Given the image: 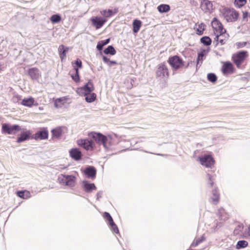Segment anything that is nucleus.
Returning a JSON list of instances; mask_svg holds the SVG:
<instances>
[{"instance_id": "21", "label": "nucleus", "mask_w": 250, "mask_h": 250, "mask_svg": "<svg viewBox=\"0 0 250 250\" xmlns=\"http://www.w3.org/2000/svg\"><path fill=\"white\" fill-rule=\"evenodd\" d=\"M83 187L86 192H90L92 190L96 189V187L94 183H89L87 181L83 182Z\"/></svg>"}, {"instance_id": "42", "label": "nucleus", "mask_w": 250, "mask_h": 250, "mask_svg": "<svg viewBox=\"0 0 250 250\" xmlns=\"http://www.w3.org/2000/svg\"><path fill=\"white\" fill-rule=\"evenodd\" d=\"M18 194V195L21 198H23V199H26L28 198V196H25V191H19L17 193Z\"/></svg>"}, {"instance_id": "49", "label": "nucleus", "mask_w": 250, "mask_h": 250, "mask_svg": "<svg viewBox=\"0 0 250 250\" xmlns=\"http://www.w3.org/2000/svg\"><path fill=\"white\" fill-rule=\"evenodd\" d=\"M226 42V39L220 38L219 40L218 41V42H219L221 44V45H224V44H225Z\"/></svg>"}, {"instance_id": "14", "label": "nucleus", "mask_w": 250, "mask_h": 250, "mask_svg": "<svg viewBox=\"0 0 250 250\" xmlns=\"http://www.w3.org/2000/svg\"><path fill=\"white\" fill-rule=\"evenodd\" d=\"M97 170L93 166H89L86 167L83 170V173L88 178L92 179L96 177Z\"/></svg>"}, {"instance_id": "52", "label": "nucleus", "mask_w": 250, "mask_h": 250, "mask_svg": "<svg viewBox=\"0 0 250 250\" xmlns=\"http://www.w3.org/2000/svg\"><path fill=\"white\" fill-rule=\"evenodd\" d=\"M25 196H27L28 198L29 197V195L30 194V192L28 191H25Z\"/></svg>"}, {"instance_id": "47", "label": "nucleus", "mask_w": 250, "mask_h": 250, "mask_svg": "<svg viewBox=\"0 0 250 250\" xmlns=\"http://www.w3.org/2000/svg\"><path fill=\"white\" fill-rule=\"evenodd\" d=\"M103 60L104 63H106L107 64L108 63L110 60L109 58H108L107 57L103 56Z\"/></svg>"}, {"instance_id": "35", "label": "nucleus", "mask_w": 250, "mask_h": 250, "mask_svg": "<svg viewBox=\"0 0 250 250\" xmlns=\"http://www.w3.org/2000/svg\"><path fill=\"white\" fill-rule=\"evenodd\" d=\"M208 80L212 83H215L217 80V77L216 75L213 73H208L207 75Z\"/></svg>"}, {"instance_id": "2", "label": "nucleus", "mask_w": 250, "mask_h": 250, "mask_svg": "<svg viewBox=\"0 0 250 250\" xmlns=\"http://www.w3.org/2000/svg\"><path fill=\"white\" fill-rule=\"evenodd\" d=\"M155 74L156 77L160 79L168 78L169 70L165 62L161 63L157 65Z\"/></svg>"}, {"instance_id": "29", "label": "nucleus", "mask_w": 250, "mask_h": 250, "mask_svg": "<svg viewBox=\"0 0 250 250\" xmlns=\"http://www.w3.org/2000/svg\"><path fill=\"white\" fill-rule=\"evenodd\" d=\"M75 71L79 70L80 68L83 67L82 62L79 59H77L74 62H72Z\"/></svg>"}, {"instance_id": "20", "label": "nucleus", "mask_w": 250, "mask_h": 250, "mask_svg": "<svg viewBox=\"0 0 250 250\" xmlns=\"http://www.w3.org/2000/svg\"><path fill=\"white\" fill-rule=\"evenodd\" d=\"M39 70L36 68H31L28 70V73L32 80H36L39 78Z\"/></svg>"}, {"instance_id": "18", "label": "nucleus", "mask_w": 250, "mask_h": 250, "mask_svg": "<svg viewBox=\"0 0 250 250\" xmlns=\"http://www.w3.org/2000/svg\"><path fill=\"white\" fill-rule=\"evenodd\" d=\"M212 24L213 25H216L215 28H218V30L219 31L220 35L225 36L224 33L226 32V30L223 28V25L222 23L218 21L216 18H214L212 21Z\"/></svg>"}, {"instance_id": "53", "label": "nucleus", "mask_w": 250, "mask_h": 250, "mask_svg": "<svg viewBox=\"0 0 250 250\" xmlns=\"http://www.w3.org/2000/svg\"><path fill=\"white\" fill-rule=\"evenodd\" d=\"M248 233L249 234V235H250V226L249 227V231H248Z\"/></svg>"}, {"instance_id": "5", "label": "nucleus", "mask_w": 250, "mask_h": 250, "mask_svg": "<svg viewBox=\"0 0 250 250\" xmlns=\"http://www.w3.org/2000/svg\"><path fill=\"white\" fill-rule=\"evenodd\" d=\"M248 55L247 51H240L232 55V60L238 68L240 67Z\"/></svg>"}, {"instance_id": "40", "label": "nucleus", "mask_w": 250, "mask_h": 250, "mask_svg": "<svg viewBox=\"0 0 250 250\" xmlns=\"http://www.w3.org/2000/svg\"><path fill=\"white\" fill-rule=\"evenodd\" d=\"M104 219L108 221V224L113 222V220L110 214L107 212H104L103 215Z\"/></svg>"}, {"instance_id": "51", "label": "nucleus", "mask_w": 250, "mask_h": 250, "mask_svg": "<svg viewBox=\"0 0 250 250\" xmlns=\"http://www.w3.org/2000/svg\"><path fill=\"white\" fill-rule=\"evenodd\" d=\"M248 16V12H243V18L244 19L247 18Z\"/></svg>"}, {"instance_id": "54", "label": "nucleus", "mask_w": 250, "mask_h": 250, "mask_svg": "<svg viewBox=\"0 0 250 250\" xmlns=\"http://www.w3.org/2000/svg\"><path fill=\"white\" fill-rule=\"evenodd\" d=\"M189 65V63H188V64H187V65L186 66V68H187Z\"/></svg>"}, {"instance_id": "11", "label": "nucleus", "mask_w": 250, "mask_h": 250, "mask_svg": "<svg viewBox=\"0 0 250 250\" xmlns=\"http://www.w3.org/2000/svg\"><path fill=\"white\" fill-rule=\"evenodd\" d=\"M31 137H33L31 131L25 129V131L21 132L17 138V142L21 143L31 139Z\"/></svg>"}, {"instance_id": "22", "label": "nucleus", "mask_w": 250, "mask_h": 250, "mask_svg": "<svg viewBox=\"0 0 250 250\" xmlns=\"http://www.w3.org/2000/svg\"><path fill=\"white\" fill-rule=\"evenodd\" d=\"M142 25V21L140 20L135 19L133 21V32L137 33L139 31Z\"/></svg>"}, {"instance_id": "15", "label": "nucleus", "mask_w": 250, "mask_h": 250, "mask_svg": "<svg viewBox=\"0 0 250 250\" xmlns=\"http://www.w3.org/2000/svg\"><path fill=\"white\" fill-rule=\"evenodd\" d=\"M200 7L205 12H209L212 9V4L208 0H201Z\"/></svg>"}, {"instance_id": "57", "label": "nucleus", "mask_w": 250, "mask_h": 250, "mask_svg": "<svg viewBox=\"0 0 250 250\" xmlns=\"http://www.w3.org/2000/svg\"><path fill=\"white\" fill-rule=\"evenodd\" d=\"M249 1H250V0H249Z\"/></svg>"}, {"instance_id": "41", "label": "nucleus", "mask_w": 250, "mask_h": 250, "mask_svg": "<svg viewBox=\"0 0 250 250\" xmlns=\"http://www.w3.org/2000/svg\"><path fill=\"white\" fill-rule=\"evenodd\" d=\"M109 225L110 226L111 229H112L113 232H115L116 233H118L119 232L118 228L114 222V221H113V222H111L110 223H109Z\"/></svg>"}, {"instance_id": "17", "label": "nucleus", "mask_w": 250, "mask_h": 250, "mask_svg": "<svg viewBox=\"0 0 250 250\" xmlns=\"http://www.w3.org/2000/svg\"><path fill=\"white\" fill-rule=\"evenodd\" d=\"M233 69L232 63L227 62L223 64L222 70L224 74L232 73L233 72Z\"/></svg>"}, {"instance_id": "30", "label": "nucleus", "mask_w": 250, "mask_h": 250, "mask_svg": "<svg viewBox=\"0 0 250 250\" xmlns=\"http://www.w3.org/2000/svg\"><path fill=\"white\" fill-rule=\"evenodd\" d=\"M61 16L58 14L53 15L50 18L51 22L53 24L59 23L61 21Z\"/></svg>"}, {"instance_id": "9", "label": "nucleus", "mask_w": 250, "mask_h": 250, "mask_svg": "<svg viewBox=\"0 0 250 250\" xmlns=\"http://www.w3.org/2000/svg\"><path fill=\"white\" fill-rule=\"evenodd\" d=\"M48 131L46 128H41L40 130L38 131L35 134L33 135L31 139H34L36 140H44L48 138Z\"/></svg>"}, {"instance_id": "25", "label": "nucleus", "mask_w": 250, "mask_h": 250, "mask_svg": "<svg viewBox=\"0 0 250 250\" xmlns=\"http://www.w3.org/2000/svg\"><path fill=\"white\" fill-rule=\"evenodd\" d=\"M51 133L53 137L56 138H59L62 133V127H58L51 130Z\"/></svg>"}, {"instance_id": "7", "label": "nucleus", "mask_w": 250, "mask_h": 250, "mask_svg": "<svg viewBox=\"0 0 250 250\" xmlns=\"http://www.w3.org/2000/svg\"><path fill=\"white\" fill-rule=\"evenodd\" d=\"M75 177L73 175H61L58 180L60 183L63 185L69 187H73L75 184Z\"/></svg>"}, {"instance_id": "4", "label": "nucleus", "mask_w": 250, "mask_h": 250, "mask_svg": "<svg viewBox=\"0 0 250 250\" xmlns=\"http://www.w3.org/2000/svg\"><path fill=\"white\" fill-rule=\"evenodd\" d=\"M167 62L173 69L175 70L182 67L184 65L183 60L177 55L170 57L167 60Z\"/></svg>"}, {"instance_id": "34", "label": "nucleus", "mask_w": 250, "mask_h": 250, "mask_svg": "<svg viewBox=\"0 0 250 250\" xmlns=\"http://www.w3.org/2000/svg\"><path fill=\"white\" fill-rule=\"evenodd\" d=\"M212 201L214 202L218 201L219 199V194L216 189H214L212 191V196L211 198Z\"/></svg>"}, {"instance_id": "43", "label": "nucleus", "mask_w": 250, "mask_h": 250, "mask_svg": "<svg viewBox=\"0 0 250 250\" xmlns=\"http://www.w3.org/2000/svg\"><path fill=\"white\" fill-rule=\"evenodd\" d=\"M247 42H237L236 43L237 47L238 48H243V47H245L247 45Z\"/></svg>"}, {"instance_id": "23", "label": "nucleus", "mask_w": 250, "mask_h": 250, "mask_svg": "<svg viewBox=\"0 0 250 250\" xmlns=\"http://www.w3.org/2000/svg\"><path fill=\"white\" fill-rule=\"evenodd\" d=\"M158 11L161 13H166L168 12L170 9V7L169 5L166 4H162L157 7Z\"/></svg>"}, {"instance_id": "45", "label": "nucleus", "mask_w": 250, "mask_h": 250, "mask_svg": "<svg viewBox=\"0 0 250 250\" xmlns=\"http://www.w3.org/2000/svg\"><path fill=\"white\" fill-rule=\"evenodd\" d=\"M207 177L208 178V180L210 181V183H209L210 186L211 187H212L213 185V179H212V177L211 175L209 174H207Z\"/></svg>"}, {"instance_id": "46", "label": "nucleus", "mask_w": 250, "mask_h": 250, "mask_svg": "<svg viewBox=\"0 0 250 250\" xmlns=\"http://www.w3.org/2000/svg\"><path fill=\"white\" fill-rule=\"evenodd\" d=\"M224 36L223 35H220V34L219 35H217L216 36L215 38H214V42H216V45H217L218 43V41L219 40V39H220V37H223Z\"/></svg>"}, {"instance_id": "16", "label": "nucleus", "mask_w": 250, "mask_h": 250, "mask_svg": "<svg viewBox=\"0 0 250 250\" xmlns=\"http://www.w3.org/2000/svg\"><path fill=\"white\" fill-rule=\"evenodd\" d=\"M69 153L71 157L76 161H79L82 158V152L77 148H73L70 149Z\"/></svg>"}, {"instance_id": "1", "label": "nucleus", "mask_w": 250, "mask_h": 250, "mask_svg": "<svg viewBox=\"0 0 250 250\" xmlns=\"http://www.w3.org/2000/svg\"><path fill=\"white\" fill-rule=\"evenodd\" d=\"M21 130V127L18 125H11L9 123L2 124L1 132L8 135H14Z\"/></svg>"}, {"instance_id": "24", "label": "nucleus", "mask_w": 250, "mask_h": 250, "mask_svg": "<svg viewBox=\"0 0 250 250\" xmlns=\"http://www.w3.org/2000/svg\"><path fill=\"white\" fill-rule=\"evenodd\" d=\"M34 99L33 98L30 97L29 98L23 99L21 104L23 105L30 107L34 104Z\"/></svg>"}, {"instance_id": "3", "label": "nucleus", "mask_w": 250, "mask_h": 250, "mask_svg": "<svg viewBox=\"0 0 250 250\" xmlns=\"http://www.w3.org/2000/svg\"><path fill=\"white\" fill-rule=\"evenodd\" d=\"M88 136L94 140L97 143L103 145L105 148H108L106 145L107 138L106 136L101 133L92 132L88 134Z\"/></svg>"}, {"instance_id": "56", "label": "nucleus", "mask_w": 250, "mask_h": 250, "mask_svg": "<svg viewBox=\"0 0 250 250\" xmlns=\"http://www.w3.org/2000/svg\"><path fill=\"white\" fill-rule=\"evenodd\" d=\"M56 107H57V105H56V104H55Z\"/></svg>"}, {"instance_id": "32", "label": "nucleus", "mask_w": 250, "mask_h": 250, "mask_svg": "<svg viewBox=\"0 0 250 250\" xmlns=\"http://www.w3.org/2000/svg\"><path fill=\"white\" fill-rule=\"evenodd\" d=\"M201 42L204 45L209 46L211 43V40L208 36H204L200 39Z\"/></svg>"}, {"instance_id": "28", "label": "nucleus", "mask_w": 250, "mask_h": 250, "mask_svg": "<svg viewBox=\"0 0 250 250\" xmlns=\"http://www.w3.org/2000/svg\"><path fill=\"white\" fill-rule=\"evenodd\" d=\"M104 52L105 54L114 55L116 54V51L112 45H109L107 48L104 49Z\"/></svg>"}, {"instance_id": "13", "label": "nucleus", "mask_w": 250, "mask_h": 250, "mask_svg": "<svg viewBox=\"0 0 250 250\" xmlns=\"http://www.w3.org/2000/svg\"><path fill=\"white\" fill-rule=\"evenodd\" d=\"M200 162L202 165L207 167H211L213 165L214 160L210 155H205L200 158Z\"/></svg>"}, {"instance_id": "36", "label": "nucleus", "mask_w": 250, "mask_h": 250, "mask_svg": "<svg viewBox=\"0 0 250 250\" xmlns=\"http://www.w3.org/2000/svg\"><path fill=\"white\" fill-rule=\"evenodd\" d=\"M101 14L105 18H109L113 15V12L111 9L104 10L101 11Z\"/></svg>"}, {"instance_id": "26", "label": "nucleus", "mask_w": 250, "mask_h": 250, "mask_svg": "<svg viewBox=\"0 0 250 250\" xmlns=\"http://www.w3.org/2000/svg\"><path fill=\"white\" fill-rule=\"evenodd\" d=\"M110 40V38H108L105 40H102L99 42L96 46L97 49L99 51H101L103 49V47L109 42Z\"/></svg>"}, {"instance_id": "37", "label": "nucleus", "mask_w": 250, "mask_h": 250, "mask_svg": "<svg viewBox=\"0 0 250 250\" xmlns=\"http://www.w3.org/2000/svg\"><path fill=\"white\" fill-rule=\"evenodd\" d=\"M205 51H206L205 50H203L202 51L199 52L198 53V57H197V64H196L197 67H198V64H199L200 61H201V63H202V61H203V58L205 56Z\"/></svg>"}, {"instance_id": "44", "label": "nucleus", "mask_w": 250, "mask_h": 250, "mask_svg": "<svg viewBox=\"0 0 250 250\" xmlns=\"http://www.w3.org/2000/svg\"><path fill=\"white\" fill-rule=\"evenodd\" d=\"M202 26H204V25H203L202 24L201 25H199V28L197 29V31L200 35H202L203 34L204 30V27L202 28Z\"/></svg>"}, {"instance_id": "39", "label": "nucleus", "mask_w": 250, "mask_h": 250, "mask_svg": "<svg viewBox=\"0 0 250 250\" xmlns=\"http://www.w3.org/2000/svg\"><path fill=\"white\" fill-rule=\"evenodd\" d=\"M246 3V0H235L234 4L236 7L240 8Z\"/></svg>"}, {"instance_id": "55", "label": "nucleus", "mask_w": 250, "mask_h": 250, "mask_svg": "<svg viewBox=\"0 0 250 250\" xmlns=\"http://www.w3.org/2000/svg\"><path fill=\"white\" fill-rule=\"evenodd\" d=\"M157 155H163L162 154H157Z\"/></svg>"}, {"instance_id": "50", "label": "nucleus", "mask_w": 250, "mask_h": 250, "mask_svg": "<svg viewBox=\"0 0 250 250\" xmlns=\"http://www.w3.org/2000/svg\"><path fill=\"white\" fill-rule=\"evenodd\" d=\"M103 192L102 191H99L97 193V199H98L99 198H101L102 196Z\"/></svg>"}, {"instance_id": "27", "label": "nucleus", "mask_w": 250, "mask_h": 250, "mask_svg": "<svg viewBox=\"0 0 250 250\" xmlns=\"http://www.w3.org/2000/svg\"><path fill=\"white\" fill-rule=\"evenodd\" d=\"M83 96H85V100L87 103H92L96 99V94L94 93H91L90 94Z\"/></svg>"}, {"instance_id": "33", "label": "nucleus", "mask_w": 250, "mask_h": 250, "mask_svg": "<svg viewBox=\"0 0 250 250\" xmlns=\"http://www.w3.org/2000/svg\"><path fill=\"white\" fill-rule=\"evenodd\" d=\"M205 240V237L202 235L200 238L195 239L190 245L191 247H195L197 246L200 243L203 242Z\"/></svg>"}, {"instance_id": "31", "label": "nucleus", "mask_w": 250, "mask_h": 250, "mask_svg": "<svg viewBox=\"0 0 250 250\" xmlns=\"http://www.w3.org/2000/svg\"><path fill=\"white\" fill-rule=\"evenodd\" d=\"M248 245V243L246 240H240L237 242L236 246V248L237 250H240L246 248Z\"/></svg>"}, {"instance_id": "38", "label": "nucleus", "mask_w": 250, "mask_h": 250, "mask_svg": "<svg viewBox=\"0 0 250 250\" xmlns=\"http://www.w3.org/2000/svg\"><path fill=\"white\" fill-rule=\"evenodd\" d=\"M71 77L74 81L77 83L80 81V78L79 76V70L75 71V74H71Z\"/></svg>"}, {"instance_id": "19", "label": "nucleus", "mask_w": 250, "mask_h": 250, "mask_svg": "<svg viewBox=\"0 0 250 250\" xmlns=\"http://www.w3.org/2000/svg\"><path fill=\"white\" fill-rule=\"evenodd\" d=\"M69 48L64 45H60L58 48L60 57L62 61L66 58V53L68 51Z\"/></svg>"}, {"instance_id": "8", "label": "nucleus", "mask_w": 250, "mask_h": 250, "mask_svg": "<svg viewBox=\"0 0 250 250\" xmlns=\"http://www.w3.org/2000/svg\"><path fill=\"white\" fill-rule=\"evenodd\" d=\"M223 15L227 22H232L238 19L239 13L233 9H227L225 10Z\"/></svg>"}, {"instance_id": "48", "label": "nucleus", "mask_w": 250, "mask_h": 250, "mask_svg": "<svg viewBox=\"0 0 250 250\" xmlns=\"http://www.w3.org/2000/svg\"><path fill=\"white\" fill-rule=\"evenodd\" d=\"M117 63L116 61H109L108 63L107 64V65L109 66H112L114 65H115Z\"/></svg>"}, {"instance_id": "6", "label": "nucleus", "mask_w": 250, "mask_h": 250, "mask_svg": "<svg viewBox=\"0 0 250 250\" xmlns=\"http://www.w3.org/2000/svg\"><path fill=\"white\" fill-rule=\"evenodd\" d=\"M94 90V84L91 81H89L83 86L77 88L76 92L80 96L86 95L92 93Z\"/></svg>"}, {"instance_id": "12", "label": "nucleus", "mask_w": 250, "mask_h": 250, "mask_svg": "<svg viewBox=\"0 0 250 250\" xmlns=\"http://www.w3.org/2000/svg\"><path fill=\"white\" fill-rule=\"evenodd\" d=\"M90 20L92 25L95 26L96 29L101 28L107 21L106 19L98 16L92 17L91 18Z\"/></svg>"}, {"instance_id": "10", "label": "nucleus", "mask_w": 250, "mask_h": 250, "mask_svg": "<svg viewBox=\"0 0 250 250\" xmlns=\"http://www.w3.org/2000/svg\"><path fill=\"white\" fill-rule=\"evenodd\" d=\"M77 144L86 150L92 149L94 147V142L87 139L78 140Z\"/></svg>"}]
</instances>
